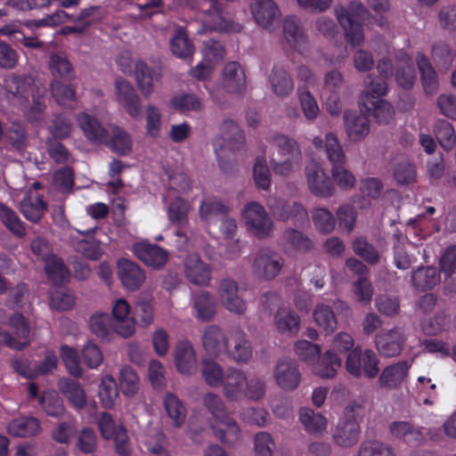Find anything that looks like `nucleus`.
Here are the masks:
<instances>
[{
    "label": "nucleus",
    "mask_w": 456,
    "mask_h": 456,
    "mask_svg": "<svg viewBox=\"0 0 456 456\" xmlns=\"http://www.w3.org/2000/svg\"><path fill=\"white\" fill-rule=\"evenodd\" d=\"M269 83L272 91L279 97L289 95L294 88L292 78L288 71L281 66L273 67L269 77Z\"/></svg>",
    "instance_id": "45"
},
{
    "label": "nucleus",
    "mask_w": 456,
    "mask_h": 456,
    "mask_svg": "<svg viewBox=\"0 0 456 456\" xmlns=\"http://www.w3.org/2000/svg\"><path fill=\"white\" fill-rule=\"evenodd\" d=\"M344 127L350 142H359L364 140L370 131V123L363 113L346 111Z\"/></svg>",
    "instance_id": "26"
},
{
    "label": "nucleus",
    "mask_w": 456,
    "mask_h": 456,
    "mask_svg": "<svg viewBox=\"0 0 456 456\" xmlns=\"http://www.w3.org/2000/svg\"><path fill=\"white\" fill-rule=\"evenodd\" d=\"M49 69L55 78L71 79L74 77L73 66L64 53H53L50 56Z\"/></svg>",
    "instance_id": "56"
},
{
    "label": "nucleus",
    "mask_w": 456,
    "mask_h": 456,
    "mask_svg": "<svg viewBox=\"0 0 456 456\" xmlns=\"http://www.w3.org/2000/svg\"><path fill=\"white\" fill-rule=\"evenodd\" d=\"M249 11L255 23L267 31H273L281 18V11L274 0H251Z\"/></svg>",
    "instance_id": "9"
},
{
    "label": "nucleus",
    "mask_w": 456,
    "mask_h": 456,
    "mask_svg": "<svg viewBox=\"0 0 456 456\" xmlns=\"http://www.w3.org/2000/svg\"><path fill=\"white\" fill-rule=\"evenodd\" d=\"M395 264L398 269L407 270L417 261L419 248L411 242H403L399 239L395 242Z\"/></svg>",
    "instance_id": "43"
},
{
    "label": "nucleus",
    "mask_w": 456,
    "mask_h": 456,
    "mask_svg": "<svg viewBox=\"0 0 456 456\" xmlns=\"http://www.w3.org/2000/svg\"><path fill=\"white\" fill-rule=\"evenodd\" d=\"M230 329L223 330L216 324L207 326L202 333L201 343L206 354L213 358H224L227 353Z\"/></svg>",
    "instance_id": "15"
},
{
    "label": "nucleus",
    "mask_w": 456,
    "mask_h": 456,
    "mask_svg": "<svg viewBox=\"0 0 456 456\" xmlns=\"http://www.w3.org/2000/svg\"><path fill=\"white\" fill-rule=\"evenodd\" d=\"M416 61L425 93L428 94H435L438 89V78L429 60L423 54H418Z\"/></svg>",
    "instance_id": "49"
},
{
    "label": "nucleus",
    "mask_w": 456,
    "mask_h": 456,
    "mask_svg": "<svg viewBox=\"0 0 456 456\" xmlns=\"http://www.w3.org/2000/svg\"><path fill=\"white\" fill-rule=\"evenodd\" d=\"M77 122L87 140L91 142L106 141L108 132L95 117L82 112L77 116Z\"/></svg>",
    "instance_id": "40"
},
{
    "label": "nucleus",
    "mask_w": 456,
    "mask_h": 456,
    "mask_svg": "<svg viewBox=\"0 0 456 456\" xmlns=\"http://www.w3.org/2000/svg\"><path fill=\"white\" fill-rule=\"evenodd\" d=\"M252 356V345L247 333L241 328H231L224 358H229L237 363H247Z\"/></svg>",
    "instance_id": "16"
},
{
    "label": "nucleus",
    "mask_w": 456,
    "mask_h": 456,
    "mask_svg": "<svg viewBox=\"0 0 456 456\" xmlns=\"http://www.w3.org/2000/svg\"><path fill=\"white\" fill-rule=\"evenodd\" d=\"M246 383V372L237 368H230L225 373V379L222 384L224 396L231 402H238L244 399V387Z\"/></svg>",
    "instance_id": "29"
},
{
    "label": "nucleus",
    "mask_w": 456,
    "mask_h": 456,
    "mask_svg": "<svg viewBox=\"0 0 456 456\" xmlns=\"http://www.w3.org/2000/svg\"><path fill=\"white\" fill-rule=\"evenodd\" d=\"M411 363L400 361L387 366L381 372L379 381L381 387L395 389L399 387L408 377Z\"/></svg>",
    "instance_id": "33"
},
{
    "label": "nucleus",
    "mask_w": 456,
    "mask_h": 456,
    "mask_svg": "<svg viewBox=\"0 0 456 456\" xmlns=\"http://www.w3.org/2000/svg\"><path fill=\"white\" fill-rule=\"evenodd\" d=\"M379 360L376 353L370 348L364 350L356 346L347 354L345 368L353 377L359 378L362 375L368 379H374L379 372Z\"/></svg>",
    "instance_id": "3"
},
{
    "label": "nucleus",
    "mask_w": 456,
    "mask_h": 456,
    "mask_svg": "<svg viewBox=\"0 0 456 456\" xmlns=\"http://www.w3.org/2000/svg\"><path fill=\"white\" fill-rule=\"evenodd\" d=\"M202 403L212 416L213 421L230 414L223 398L213 392H208L202 396Z\"/></svg>",
    "instance_id": "61"
},
{
    "label": "nucleus",
    "mask_w": 456,
    "mask_h": 456,
    "mask_svg": "<svg viewBox=\"0 0 456 456\" xmlns=\"http://www.w3.org/2000/svg\"><path fill=\"white\" fill-rule=\"evenodd\" d=\"M59 389L76 409L81 410L86 405L85 390L78 382L62 379L59 381Z\"/></svg>",
    "instance_id": "47"
},
{
    "label": "nucleus",
    "mask_w": 456,
    "mask_h": 456,
    "mask_svg": "<svg viewBox=\"0 0 456 456\" xmlns=\"http://www.w3.org/2000/svg\"><path fill=\"white\" fill-rule=\"evenodd\" d=\"M299 421L305 430L312 435L320 436L326 432L328 427L327 419L310 408H301L299 410Z\"/></svg>",
    "instance_id": "44"
},
{
    "label": "nucleus",
    "mask_w": 456,
    "mask_h": 456,
    "mask_svg": "<svg viewBox=\"0 0 456 456\" xmlns=\"http://www.w3.org/2000/svg\"><path fill=\"white\" fill-rule=\"evenodd\" d=\"M195 316L202 321H209L216 314V302L210 293L202 291L192 297Z\"/></svg>",
    "instance_id": "51"
},
{
    "label": "nucleus",
    "mask_w": 456,
    "mask_h": 456,
    "mask_svg": "<svg viewBox=\"0 0 456 456\" xmlns=\"http://www.w3.org/2000/svg\"><path fill=\"white\" fill-rule=\"evenodd\" d=\"M98 395L103 407L111 408L118 396L117 383L110 375L102 377L99 386Z\"/></svg>",
    "instance_id": "59"
},
{
    "label": "nucleus",
    "mask_w": 456,
    "mask_h": 456,
    "mask_svg": "<svg viewBox=\"0 0 456 456\" xmlns=\"http://www.w3.org/2000/svg\"><path fill=\"white\" fill-rule=\"evenodd\" d=\"M406 336L403 330L400 327L381 330L374 339L375 347L379 354L384 357H395L400 354Z\"/></svg>",
    "instance_id": "14"
},
{
    "label": "nucleus",
    "mask_w": 456,
    "mask_h": 456,
    "mask_svg": "<svg viewBox=\"0 0 456 456\" xmlns=\"http://www.w3.org/2000/svg\"><path fill=\"white\" fill-rule=\"evenodd\" d=\"M171 53L177 58L191 59L195 52L192 41L183 27H177L169 39Z\"/></svg>",
    "instance_id": "38"
},
{
    "label": "nucleus",
    "mask_w": 456,
    "mask_h": 456,
    "mask_svg": "<svg viewBox=\"0 0 456 456\" xmlns=\"http://www.w3.org/2000/svg\"><path fill=\"white\" fill-rule=\"evenodd\" d=\"M117 269L118 279L127 290H137L145 281L143 270L128 259H119L117 263Z\"/></svg>",
    "instance_id": "25"
},
{
    "label": "nucleus",
    "mask_w": 456,
    "mask_h": 456,
    "mask_svg": "<svg viewBox=\"0 0 456 456\" xmlns=\"http://www.w3.org/2000/svg\"><path fill=\"white\" fill-rule=\"evenodd\" d=\"M163 405L172 426L182 427L187 416V410L183 402L175 395L167 393L163 398Z\"/></svg>",
    "instance_id": "42"
},
{
    "label": "nucleus",
    "mask_w": 456,
    "mask_h": 456,
    "mask_svg": "<svg viewBox=\"0 0 456 456\" xmlns=\"http://www.w3.org/2000/svg\"><path fill=\"white\" fill-rule=\"evenodd\" d=\"M440 281V273L433 266L419 267L411 273V283L420 290L431 289Z\"/></svg>",
    "instance_id": "46"
},
{
    "label": "nucleus",
    "mask_w": 456,
    "mask_h": 456,
    "mask_svg": "<svg viewBox=\"0 0 456 456\" xmlns=\"http://www.w3.org/2000/svg\"><path fill=\"white\" fill-rule=\"evenodd\" d=\"M200 10L199 19L204 29L217 31H240L242 26L226 20L221 12L217 0H193Z\"/></svg>",
    "instance_id": "4"
},
{
    "label": "nucleus",
    "mask_w": 456,
    "mask_h": 456,
    "mask_svg": "<svg viewBox=\"0 0 456 456\" xmlns=\"http://www.w3.org/2000/svg\"><path fill=\"white\" fill-rule=\"evenodd\" d=\"M222 86L228 94H240L246 89V76L236 61L226 63L223 70Z\"/></svg>",
    "instance_id": "31"
},
{
    "label": "nucleus",
    "mask_w": 456,
    "mask_h": 456,
    "mask_svg": "<svg viewBox=\"0 0 456 456\" xmlns=\"http://www.w3.org/2000/svg\"><path fill=\"white\" fill-rule=\"evenodd\" d=\"M118 386L123 395L134 397L140 388V379L136 371L130 366L119 370Z\"/></svg>",
    "instance_id": "52"
},
{
    "label": "nucleus",
    "mask_w": 456,
    "mask_h": 456,
    "mask_svg": "<svg viewBox=\"0 0 456 456\" xmlns=\"http://www.w3.org/2000/svg\"><path fill=\"white\" fill-rule=\"evenodd\" d=\"M7 432L12 436L28 437L41 433L40 421L35 417H19L9 422Z\"/></svg>",
    "instance_id": "41"
},
{
    "label": "nucleus",
    "mask_w": 456,
    "mask_h": 456,
    "mask_svg": "<svg viewBox=\"0 0 456 456\" xmlns=\"http://www.w3.org/2000/svg\"><path fill=\"white\" fill-rule=\"evenodd\" d=\"M45 270L47 278L54 285L66 282L69 279V269L65 266L63 261L55 255L46 260L45 263Z\"/></svg>",
    "instance_id": "55"
},
{
    "label": "nucleus",
    "mask_w": 456,
    "mask_h": 456,
    "mask_svg": "<svg viewBox=\"0 0 456 456\" xmlns=\"http://www.w3.org/2000/svg\"><path fill=\"white\" fill-rule=\"evenodd\" d=\"M0 219L4 226L18 237L26 235V228L14 210L0 203Z\"/></svg>",
    "instance_id": "60"
},
{
    "label": "nucleus",
    "mask_w": 456,
    "mask_h": 456,
    "mask_svg": "<svg viewBox=\"0 0 456 456\" xmlns=\"http://www.w3.org/2000/svg\"><path fill=\"white\" fill-rule=\"evenodd\" d=\"M98 426L104 439H113L116 452L120 456H130L129 438L123 426L116 425L112 417L107 412L101 414Z\"/></svg>",
    "instance_id": "12"
},
{
    "label": "nucleus",
    "mask_w": 456,
    "mask_h": 456,
    "mask_svg": "<svg viewBox=\"0 0 456 456\" xmlns=\"http://www.w3.org/2000/svg\"><path fill=\"white\" fill-rule=\"evenodd\" d=\"M173 358L179 373L191 376L197 372L198 359L193 345L189 340H180L175 344Z\"/></svg>",
    "instance_id": "21"
},
{
    "label": "nucleus",
    "mask_w": 456,
    "mask_h": 456,
    "mask_svg": "<svg viewBox=\"0 0 456 456\" xmlns=\"http://www.w3.org/2000/svg\"><path fill=\"white\" fill-rule=\"evenodd\" d=\"M51 91L56 102L61 106L73 108L76 103V88L70 85H64L54 79L51 83Z\"/></svg>",
    "instance_id": "57"
},
{
    "label": "nucleus",
    "mask_w": 456,
    "mask_h": 456,
    "mask_svg": "<svg viewBox=\"0 0 456 456\" xmlns=\"http://www.w3.org/2000/svg\"><path fill=\"white\" fill-rule=\"evenodd\" d=\"M273 325L279 333L292 337L299 331L300 318L293 310L280 307L274 314Z\"/></svg>",
    "instance_id": "37"
},
{
    "label": "nucleus",
    "mask_w": 456,
    "mask_h": 456,
    "mask_svg": "<svg viewBox=\"0 0 456 456\" xmlns=\"http://www.w3.org/2000/svg\"><path fill=\"white\" fill-rule=\"evenodd\" d=\"M435 134L440 145L446 151H451L456 144V134L451 123L439 119L435 126Z\"/></svg>",
    "instance_id": "63"
},
{
    "label": "nucleus",
    "mask_w": 456,
    "mask_h": 456,
    "mask_svg": "<svg viewBox=\"0 0 456 456\" xmlns=\"http://www.w3.org/2000/svg\"><path fill=\"white\" fill-rule=\"evenodd\" d=\"M229 206L218 198L208 196L204 197L199 206V217L207 224L214 223L216 218L228 214Z\"/></svg>",
    "instance_id": "36"
},
{
    "label": "nucleus",
    "mask_w": 456,
    "mask_h": 456,
    "mask_svg": "<svg viewBox=\"0 0 456 456\" xmlns=\"http://www.w3.org/2000/svg\"><path fill=\"white\" fill-rule=\"evenodd\" d=\"M363 415V406L359 402H351L344 409L334 433V439L342 446H351L359 438V422Z\"/></svg>",
    "instance_id": "2"
},
{
    "label": "nucleus",
    "mask_w": 456,
    "mask_h": 456,
    "mask_svg": "<svg viewBox=\"0 0 456 456\" xmlns=\"http://www.w3.org/2000/svg\"><path fill=\"white\" fill-rule=\"evenodd\" d=\"M342 365L339 355L333 351H326L322 358L313 364V372L322 379H332Z\"/></svg>",
    "instance_id": "48"
},
{
    "label": "nucleus",
    "mask_w": 456,
    "mask_h": 456,
    "mask_svg": "<svg viewBox=\"0 0 456 456\" xmlns=\"http://www.w3.org/2000/svg\"><path fill=\"white\" fill-rule=\"evenodd\" d=\"M225 373L223 367L214 360L205 359L201 362V375L211 387H221L225 379Z\"/></svg>",
    "instance_id": "54"
},
{
    "label": "nucleus",
    "mask_w": 456,
    "mask_h": 456,
    "mask_svg": "<svg viewBox=\"0 0 456 456\" xmlns=\"http://www.w3.org/2000/svg\"><path fill=\"white\" fill-rule=\"evenodd\" d=\"M276 385L282 390L293 391L301 382V373L298 364L291 359H280L273 370Z\"/></svg>",
    "instance_id": "20"
},
{
    "label": "nucleus",
    "mask_w": 456,
    "mask_h": 456,
    "mask_svg": "<svg viewBox=\"0 0 456 456\" xmlns=\"http://www.w3.org/2000/svg\"><path fill=\"white\" fill-rule=\"evenodd\" d=\"M111 329L120 337L126 338L135 331L134 318L131 314V306L126 300L119 298L111 306Z\"/></svg>",
    "instance_id": "17"
},
{
    "label": "nucleus",
    "mask_w": 456,
    "mask_h": 456,
    "mask_svg": "<svg viewBox=\"0 0 456 456\" xmlns=\"http://www.w3.org/2000/svg\"><path fill=\"white\" fill-rule=\"evenodd\" d=\"M266 142L270 147L282 157L301 156V150L297 142L283 134L278 132L270 133L266 136Z\"/></svg>",
    "instance_id": "39"
},
{
    "label": "nucleus",
    "mask_w": 456,
    "mask_h": 456,
    "mask_svg": "<svg viewBox=\"0 0 456 456\" xmlns=\"http://www.w3.org/2000/svg\"><path fill=\"white\" fill-rule=\"evenodd\" d=\"M388 432L394 439L402 441L408 445L416 446L425 442L422 428L414 426L411 421H393L388 426Z\"/></svg>",
    "instance_id": "23"
},
{
    "label": "nucleus",
    "mask_w": 456,
    "mask_h": 456,
    "mask_svg": "<svg viewBox=\"0 0 456 456\" xmlns=\"http://www.w3.org/2000/svg\"><path fill=\"white\" fill-rule=\"evenodd\" d=\"M218 298L221 305L230 313L243 315L247 313L248 303L240 294L239 284L231 278L221 280L218 286Z\"/></svg>",
    "instance_id": "13"
},
{
    "label": "nucleus",
    "mask_w": 456,
    "mask_h": 456,
    "mask_svg": "<svg viewBox=\"0 0 456 456\" xmlns=\"http://www.w3.org/2000/svg\"><path fill=\"white\" fill-rule=\"evenodd\" d=\"M315 323L325 332L330 335L337 328V318L330 305L318 304L313 313Z\"/></svg>",
    "instance_id": "53"
},
{
    "label": "nucleus",
    "mask_w": 456,
    "mask_h": 456,
    "mask_svg": "<svg viewBox=\"0 0 456 456\" xmlns=\"http://www.w3.org/2000/svg\"><path fill=\"white\" fill-rule=\"evenodd\" d=\"M313 144L316 149L324 151L331 166L338 163H346V154L334 133H327L324 139L315 136L313 139Z\"/></svg>",
    "instance_id": "35"
},
{
    "label": "nucleus",
    "mask_w": 456,
    "mask_h": 456,
    "mask_svg": "<svg viewBox=\"0 0 456 456\" xmlns=\"http://www.w3.org/2000/svg\"><path fill=\"white\" fill-rule=\"evenodd\" d=\"M266 205L278 221L290 220L296 225H304L309 223L306 209L297 201H288L281 198L270 197Z\"/></svg>",
    "instance_id": "6"
},
{
    "label": "nucleus",
    "mask_w": 456,
    "mask_h": 456,
    "mask_svg": "<svg viewBox=\"0 0 456 456\" xmlns=\"http://www.w3.org/2000/svg\"><path fill=\"white\" fill-rule=\"evenodd\" d=\"M398 65L395 74L398 85L406 89L411 88L416 80V73L411 58L403 54Z\"/></svg>",
    "instance_id": "62"
},
{
    "label": "nucleus",
    "mask_w": 456,
    "mask_h": 456,
    "mask_svg": "<svg viewBox=\"0 0 456 456\" xmlns=\"http://www.w3.org/2000/svg\"><path fill=\"white\" fill-rule=\"evenodd\" d=\"M183 272L186 279L198 286H208L212 280V270L199 255L191 254L183 262Z\"/></svg>",
    "instance_id": "22"
},
{
    "label": "nucleus",
    "mask_w": 456,
    "mask_h": 456,
    "mask_svg": "<svg viewBox=\"0 0 456 456\" xmlns=\"http://www.w3.org/2000/svg\"><path fill=\"white\" fill-rule=\"evenodd\" d=\"M283 37L288 45L295 51L303 53L308 48V39L296 16H288L283 20Z\"/></svg>",
    "instance_id": "28"
},
{
    "label": "nucleus",
    "mask_w": 456,
    "mask_h": 456,
    "mask_svg": "<svg viewBox=\"0 0 456 456\" xmlns=\"http://www.w3.org/2000/svg\"><path fill=\"white\" fill-rule=\"evenodd\" d=\"M134 254L147 266L162 268L168 259V253L156 244L140 241L133 245Z\"/></svg>",
    "instance_id": "24"
},
{
    "label": "nucleus",
    "mask_w": 456,
    "mask_h": 456,
    "mask_svg": "<svg viewBox=\"0 0 456 456\" xmlns=\"http://www.w3.org/2000/svg\"><path fill=\"white\" fill-rule=\"evenodd\" d=\"M10 327L13 329L14 333L18 338L22 339L21 341L16 340L9 333L2 331L0 330V345H6L12 348L21 350L28 345L26 340L29 335V327L23 315L15 314L10 319Z\"/></svg>",
    "instance_id": "30"
},
{
    "label": "nucleus",
    "mask_w": 456,
    "mask_h": 456,
    "mask_svg": "<svg viewBox=\"0 0 456 456\" xmlns=\"http://www.w3.org/2000/svg\"><path fill=\"white\" fill-rule=\"evenodd\" d=\"M284 261L276 251L265 248L257 250L252 256L250 270L259 281L274 280L281 272Z\"/></svg>",
    "instance_id": "5"
},
{
    "label": "nucleus",
    "mask_w": 456,
    "mask_h": 456,
    "mask_svg": "<svg viewBox=\"0 0 456 456\" xmlns=\"http://www.w3.org/2000/svg\"><path fill=\"white\" fill-rule=\"evenodd\" d=\"M211 428L215 436L227 445L236 444L241 438L240 428L237 421L230 415L213 421Z\"/></svg>",
    "instance_id": "32"
},
{
    "label": "nucleus",
    "mask_w": 456,
    "mask_h": 456,
    "mask_svg": "<svg viewBox=\"0 0 456 456\" xmlns=\"http://www.w3.org/2000/svg\"><path fill=\"white\" fill-rule=\"evenodd\" d=\"M4 88L9 103L24 109L32 89L30 78L9 75L4 80Z\"/></svg>",
    "instance_id": "19"
},
{
    "label": "nucleus",
    "mask_w": 456,
    "mask_h": 456,
    "mask_svg": "<svg viewBox=\"0 0 456 456\" xmlns=\"http://www.w3.org/2000/svg\"><path fill=\"white\" fill-rule=\"evenodd\" d=\"M215 151L218 158L219 166L225 169V164L222 160V154L224 149L232 151H239L245 144V137L240 127L232 120H225L220 130V134L216 136L213 142Z\"/></svg>",
    "instance_id": "8"
},
{
    "label": "nucleus",
    "mask_w": 456,
    "mask_h": 456,
    "mask_svg": "<svg viewBox=\"0 0 456 456\" xmlns=\"http://www.w3.org/2000/svg\"><path fill=\"white\" fill-rule=\"evenodd\" d=\"M346 163H338L331 166V177L338 188L349 191L354 187L356 179L354 174L346 167Z\"/></svg>",
    "instance_id": "64"
},
{
    "label": "nucleus",
    "mask_w": 456,
    "mask_h": 456,
    "mask_svg": "<svg viewBox=\"0 0 456 456\" xmlns=\"http://www.w3.org/2000/svg\"><path fill=\"white\" fill-rule=\"evenodd\" d=\"M47 204L43 200L41 195L35 191L28 190L20 203V210L23 216L33 223H38L45 212Z\"/></svg>",
    "instance_id": "34"
},
{
    "label": "nucleus",
    "mask_w": 456,
    "mask_h": 456,
    "mask_svg": "<svg viewBox=\"0 0 456 456\" xmlns=\"http://www.w3.org/2000/svg\"><path fill=\"white\" fill-rule=\"evenodd\" d=\"M134 77L137 86L144 97H149L154 91V85L162 77L159 67H149L144 61H138L134 65Z\"/></svg>",
    "instance_id": "27"
},
{
    "label": "nucleus",
    "mask_w": 456,
    "mask_h": 456,
    "mask_svg": "<svg viewBox=\"0 0 456 456\" xmlns=\"http://www.w3.org/2000/svg\"><path fill=\"white\" fill-rule=\"evenodd\" d=\"M110 139L106 142L109 148L119 154L127 155L132 151V139L123 128L111 126L109 128Z\"/></svg>",
    "instance_id": "50"
},
{
    "label": "nucleus",
    "mask_w": 456,
    "mask_h": 456,
    "mask_svg": "<svg viewBox=\"0 0 456 456\" xmlns=\"http://www.w3.org/2000/svg\"><path fill=\"white\" fill-rule=\"evenodd\" d=\"M305 175L308 190L316 197L330 198L334 194L335 186L322 164L309 162L305 167Z\"/></svg>",
    "instance_id": "11"
},
{
    "label": "nucleus",
    "mask_w": 456,
    "mask_h": 456,
    "mask_svg": "<svg viewBox=\"0 0 456 456\" xmlns=\"http://www.w3.org/2000/svg\"><path fill=\"white\" fill-rule=\"evenodd\" d=\"M115 99L120 108L132 118L138 119L141 117L142 102L130 82L123 78L116 79Z\"/></svg>",
    "instance_id": "18"
},
{
    "label": "nucleus",
    "mask_w": 456,
    "mask_h": 456,
    "mask_svg": "<svg viewBox=\"0 0 456 456\" xmlns=\"http://www.w3.org/2000/svg\"><path fill=\"white\" fill-rule=\"evenodd\" d=\"M191 208V204L180 197L175 198L167 208L168 220L177 227L175 235L178 238L177 244L180 247L186 246L189 242L190 238L186 230L190 227Z\"/></svg>",
    "instance_id": "10"
},
{
    "label": "nucleus",
    "mask_w": 456,
    "mask_h": 456,
    "mask_svg": "<svg viewBox=\"0 0 456 456\" xmlns=\"http://www.w3.org/2000/svg\"><path fill=\"white\" fill-rule=\"evenodd\" d=\"M335 15L345 31L346 41L356 46L363 43L362 24L370 18L365 6L357 1H352L347 7L338 5L334 9Z\"/></svg>",
    "instance_id": "1"
},
{
    "label": "nucleus",
    "mask_w": 456,
    "mask_h": 456,
    "mask_svg": "<svg viewBox=\"0 0 456 456\" xmlns=\"http://www.w3.org/2000/svg\"><path fill=\"white\" fill-rule=\"evenodd\" d=\"M246 226L257 238L269 237L273 231V222L265 208L255 201L248 203L242 211Z\"/></svg>",
    "instance_id": "7"
},
{
    "label": "nucleus",
    "mask_w": 456,
    "mask_h": 456,
    "mask_svg": "<svg viewBox=\"0 0 456 456\" xmlns=\"http://www.w3.org/2000/svg\"><path fill=\"white\" fill-rule=\"evenodd\" d=\"M366 89L362 94L361 102L364 107H369L370 102L381 100L379 97L387 94V84L380 78H373L369 76L365 80Z\"/></svg>",
    "instance_id": "58"
}]
</instances>
